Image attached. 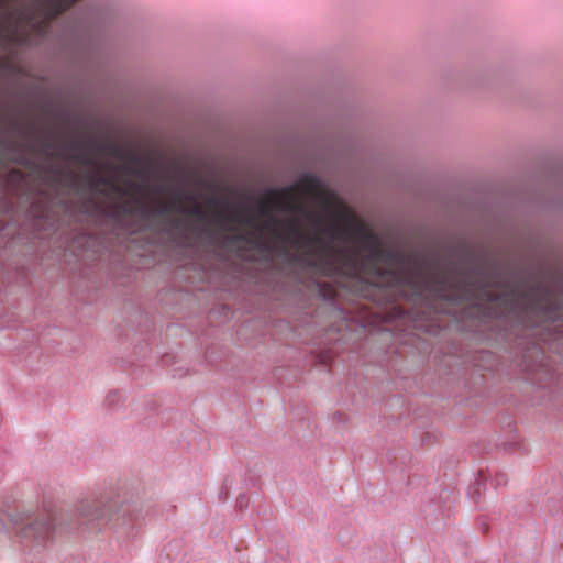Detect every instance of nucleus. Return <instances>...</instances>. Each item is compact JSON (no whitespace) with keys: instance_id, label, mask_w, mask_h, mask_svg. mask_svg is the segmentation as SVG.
<instances>
[{"instance_id":"39448f33","label":"nucleus","mask_w":563,"mask_h":563,"mask_svg":"<svg viewBox=\"0 0 563 563\" xmlns=\"http://www.w3.org/2000/svg\"><path fill=\"white\" fill-rule=\"evenodd\" d=\"M176 196L179 198L178 214L180 218H191L194 223L187 221L189 244H180L186 246L197 254L202 269L207 271L211 263V251L206 245L203 239L200 236L198 229L201 227H211L209 214L197 205L198 195L185 187H176Z\"/></svg>"},{"instance_id":"f8f14e48","label":"nucleus","mask_w":563,"mask_h":563,"mask_svg":"<svg viewBox=\"0 0 563 563\" xmlns=\"http://www.w3.org/2000/svg\"><path fill=\"white\" fill-rule=\"evenodd\" d=\"M108 147L110 150L111 155L114 158H118V159H121V161L125 159L126 154H125V152L121 147H119V146H117L114 144H109Z\"/></svg>"},{"instance_id":"ddd939ff","label":"nucleus","mask_w":563,"mask_h":563,"mask_svg":"<svg viewBox=\"0 0 563 563\" xmlns=\"http://www.w3.org/2000/svg\"><path fill=\"white\" fill-rule=\"evenodd\" d=\"M57 115L65 122H70L74 119L73 113L67 109L58 110Z\"/></svg>"},{"instance_id":"6e6552de","label":"nucleus","mask_w":563,"mask_h":563,"mask_svg":"<svg viewBox=\"0 0 563 563\" xmlns=\"http://www.w3.org/2000/svg\"><path fill=\"white\" fill-rule=\"evenodd\" d=\"M73 42L74 54L81 59H87L90 51L95 48V42L86 33L76 32Z\"/></svg>"},{"instance_id":"f3484780","label":"nucleus","mask_w":563,"mask_h":563,"mask_svg":"<svg viewBox=\"0 0 563 563\" xmlns=\"http://www.w3.org/2000/svg\"><path fill=\"white\" fill-rule=\"evenodd\" d=\"M242 198H243V199H246V198H249V197H247L245 194H242Z\"/></svg>"},{"instance_id":"20e7f679","label":"nucleus","mask_w":563,"mask_h":563,"mask_svg":"<svg viewBox=\"0 0 563 563\" xmlns=\"http://www.w3.org/2000/svg\"><path fill=\"white\" fill-rule=\"evenodd\" d=\"M173 202L153 206L146 205L135 195L133 201L113 203H101L93 197H88L84 202L85 212L109 223L111 234L101 238L97 233H89L81 235L79 240H84L93 254H101L114 244L134 240V235L147 231L161 233L178 244H189L187 220L174 217V213L178 214L179 206L176 187L173 188Z\"/></svg>"},{"instance_id":"423d86ee","label":"nucleus","mask_w":563,"mask_h":563,"mask_svg":"<svg viewBox=\"0 0 563 563\" xmlns=\"http://www.w3.org/2000/svg\"><path fill=\"white\" fill-rule=\"evenodd\" d=\"M25 174L19 169H11L5 175H0V212L9 214L13 211L14 205L9 197L24 188Z\"/></svg>"},{"instance_id":"4468645a","label":"nucleus","mask_w":563,"mask_h":563,"mask_svg":"<svg viewBox=\"0 0 563 563\" xmlns=\"http://www.w3.org/2000/svg\"><path fill=\"white\" fill-rule=\"evenodd\" d=\"M247 503H249V498H247L246 495H244V494L239 495V497L236 499V506L238 507H240V508L246 507Z\"/></svg>"},{"instance_id":"f257e3e1","label":"nucleus","mask_w":563,"mask_h":563,"mask_svg":"<svg viewBox=\"0 0 563 563\" xmlns=\"http://www.w3.org/2000/svg\"><path fill=\"white\" fill-rule=\"evenodd\" d=\"M301 186L308 194L323 191V179L314 172H303L298 179L284 186L265 188L264 197L255 199L251 210L239 205L236 222L218 212L219 230L198 229L211 251L208 269H217L231 257L274 265L278 253L286 263L323 277L358 278L364 276L386 302L405 300L424 307L430 314H448L470 327H478V252L467 242L451 245L450 260L443 266L439 251L423 253L386 247L378 235L364 225L349 220V228L324 225L322 216L314 214L295 201L284 203L287 216H301L311 223L305 234L298 220L279 219L271 209L267 197L291 196Z\"/></svg>"},{"instance_id":"0eeeda50","label":"nucleus","mask_w":563,"mask_h":563,"mask_svg":"<svg viewBox=\"0 0 563 563\" xmlns=\"http://www.w3.org/2000/svg\"><path fill=\"white\" fill-rule=\"evenodd\" d=\"M30 216L34 218V225L37 227L38 230L55 229V221L47 201L41 202L37 198H32L30 202Z\"/></svg>"},{"instance_id":"f03ea898","label":"nucleus","mask_w":563,"mask_h":563,"mask_svg":"<svg viewBox=\"0 0 563 563\" xmlns=\"http://www.w3.org/2000/svg\"><path fill=\"white\" fill-rule=\"evenodd\" d=\"M10 129L22 135L24 141H11L0 134V155H9L10 161L14 164L23 167L33 165V162L26 155V152H29L44 155L47 158H57L81 164L88 168V173L82 179L68 166L58 169L56 176L60 184L86 194L79 203L80 213L99 227L92 231L80 232L76 235L74 243L78 249L84 251L92 252L91 249L85 245L84 240H79L81 235L97 233L99 236L103 238L111 234V225L109 223L85 212L84 202L88 197H93L101 203H113L129 201L126 198L131 195V191H135L136 194L148 191L163 194L167 190V186L163 184H158L153 188L152 180L158 177V170L153 167L150 159L140 155H131L132 164L113 166L115 170H122L141 180V183H135L131 179H126L125 186H120L112 177L98 175L93 170L96 158L92 156L91 151L98 146V142L93 137H74L68 143H62L56 140L54 131L40 129L35 123H30L27 129H24L20 123L11 122Z\"/></svg>"},{"instance_id":"7ed1b4c3","label":"nucleus","mask_w":563,"mask_h":563,"mask_svg":"<svg viewBox=\"0 0 563 563\" xmlns=\"http://www.w3.org/2000/svg\"><path fill=\"white\" fill-rule=\"evenodd\" d=\"M8 518L20 543L35 552L43 551L53 541L58 525L88 533L117 529L131 536L135 520L131 505L103 496L81 499L67 518L53 509L32 507L15 509Z\"/></svg>"},{"instance_id":"1a4fd4ad","label":"nucleus","mask_w":563,"mask_h":563,"mask_svg":"<svg viewBox=\"0 0 563 563\" xmlns=\"http://www.w3.org/2000/svg\"><path fill=\"white\" fill-rule=\"evenodd\" d=\"M317 288H318V292L320 295V297H322V299H324L325 301H332L334 300L335 298V289L327 284V283H322V282H317Z\"/></svg>"},{"instance_id":"9d476101","label":"nucleus","mask_w":563,"mask_h":563,"mask_svg":"<svg viewBox=\"0 0 563 563\" xmlns=\"http://www.w3.org/2000/svg\"><path fill=\"white\" fill-rule=\"evenodd\" d=\"M207 202L209 206L217 208H228L232 205L231 200L228 197H221L216 195H209L207 197Z\"/></svg>"},{"instance_id":"9b49d317","label":"nucleus","mask_w":563,"mask_h":563,"mask_svg":"<svg viewBox=\"0 0 563 563\" xmlns=\"http://www.w3.org/2000/svg\"><path fill=\"white\" fill-rule=\"evenodd\" d=\"M121 400V394L118 390H111L104 398V405L109 408L114 407Z\"/></svg>"},{"instance_id":"2eb2a0df","label":"nucleus","mask_w":563,"mask_h":563,"mask_svg":"<svg viewBox=\"0 0 563 563\" xmlns=\"http://www.w3.org/2000/svg\"><path fill=\"white\" fill-rule=\"evenodd\" d=\"M495 482H496L497 485H505L507 483L506 474H498V475H496Z\"/></svg>"},{"instance_id":"dca6fc26","label":"nucleus","mask_w":563,"mask_h":563,"mask_svg":"<svg viewBox=\"0 0 563 563\" xmlns=\"http://www.w3.org/2000/svg\"><path fill=\"white\" fill-rule=\"evenodd\" d=\"M10 227H11V223L3 224V225L0 228V233H1L3 236H4V235H7V234H9Z\"/></svg>"}]
</instances>
